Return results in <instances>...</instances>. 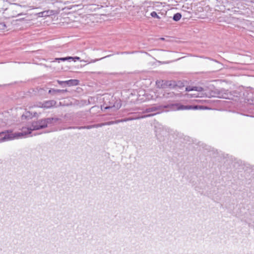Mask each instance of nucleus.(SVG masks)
Segmentation results:
<instances>
[{
    "mask_svg": "<svg viewBox=\"0 0 254 254\" xmlns=\"http://www.w3.org/2000/svg\"><path fill=\"white\" fill-rule=\"evenodd\" d=\"M46 127H47V124L46 123L45 118H44L33 122L30 127L28 128V132H25L22 130L21 132L13 133L12 130H6L0 132V142L18 139L26 134L31 133L32 130H39Z\"/></svg>",
    "mask_w": 254,
    "mask_h": 254,
    "instance_id": "nucleus-1",
    "label": "nucleus"
},
{
    "mask_svg": "<svg viewBox=\"0 0 254 254\" xmlns=\"http://www.w3.org/2000/svg\"><path fill=\"white\" fill-rule=\"evenodd\" d=\"M161 109H162V107L161 106L154 105L153 106L146 108L144 110V113H147L154 112L156 111L157 112L155 113L140 116V115L137 114L136 113H129L127 115H132L131 116L127 117V118H125L124 119H120V120H119V123H123V122H126L127 121L138 120V119H140L145 118L153 116L156 115L157 114L159 113Z\"/></svg>",
    "mask_w": 254,
    "mask_h": 254,
    "instance_id": "nucleus-2",
    "label": "nucleus"
},
{
    "mask_svg": "<svg viewBox=\"0 0 254 254\" xmlns=\"http://www.w3.org/2000/svg\"><path fill=\"white\" fill-rule=\"evenodd\" d=\"M105 110H111L112 111H116L122 106L121 99L116 97L108 96V98L104 100V104L102 106Z\"/></svg>",
    "mask_w": 254,
    "mask_h": 254,
    "instance_id": "nucleus-3",
    "label": "nucleus"
},
{
    "mask_svg": "<svg viewBox=\"0 0 254 254\" xmlns=\"http://www.w3.org/2000/svg\"><path fill=\"white\" fill-rule=\"evenodd\" d=\"M154 130L158 140L161 141L163 137L169 132V128L157 123L154 126Z\"/></svg>",
    "mask_w": 254,
    "mask_h": 254,
    "instance_id": "nucleus-4",
    "label": "nucleus"
},
{
    "mask_svg": "<svg viewBox=\"0 0 254 254\" xmlns=\"http://www.w3.org/2000/svg\"><path fill=\"white\" fill-rule=\"evenodd\" d=\"M178 110H202L204 109V106L196 105H183L181 103H176L175 105Z\"/></svg>",
    "mask_w": 254,
    "mask_h": 254,
    "instance_id": "nucleus-5",
    "label": "nucleus"
},
{
    "mask_svg": "<svg viewBox=\"0 0 254 254\" xmlns=\"http://www.w3.org/2000/svg\"><path fill=\"white\" fill-rule=\"evenodd\" d=\"M45 119L47 127L59 125L62 123V119L57 117L47 118Z\"/></svg>",
    "mask_w": 254,
    "mask_h": 254,
    "instance_id": "nucleus-6",
    "label": "nucleus"
},
{
    "mask_svg": "<svg viewBox=\"0 0 254 254\" xmlns=\"http://www.w3.org/2000/svg\"><path fill=\"white\" fill-rule=\"evenodd\" d=\"M39 107L44 109H50L56 107L57 102L54 100L45 101L43 103H40Z\"/></svg>",
    "mask_w": 254,
    "mask_h": 254,
    "instance_id": "nucleus-7",
    "label": "nucleus"
},
{
    "mask_svg": "<svg viewBox=\"0 0 254 254\" xmlns=\"http://www.w3.org/2000/svg\"><path fill=\"white\" fill-rule=\"evenodd\" d=\"M37 114L36 112L34 113L33 115L32 113L29 111H25L24 113L22 115L21 119L22 121L28 120L32 119L33 117H35Z\"/></svg>",
    "mask_w": 254,
    "mask_h": 254,
    "instance_id": "nucleus-8",
    "label": "nucleus"
},
{
    "mask_svg": "<svg viewBox=\"0 0 254 254\" xmlns=\"http://www.w3.org/2000/svg\"><path fill=\"white\" fill-rule=\"evenodd\" d=\"M67 92V90L66 89H56L54 88H51L49 90L48 93L54 96L58 94H64Z\"/></svg>",
    "mask_w": 254,
    "mask_h": 254,
    "instance_id": "nucleus-9",
    "label": "nucleus"
},
{
    "mask_svg": "<svg viewBox=\"0 0 254 254\" xmlns=\"http://www.w3.org/2000/svg\"><path fill=\"white\" fill-rule=\"evenodd\" d=\"M112 55H108V56H105L103 58H100V59H94V60H82V61H80L81 62H85V63H87V64H90V63H95L97 61H100L103 59H105V58H108V57H111Z\"/></svg>",
    "mask_w": 254,
    "mask_h": 254,
    "instance_id": "nucleus-10",
    "label": "nucleus"
},
{
    "mask_svg": "<svg viewBox=\"0 0 254 254\" xmlns=\"http://www.w3.org/2000/svg\"><path fill=\"white\" fill-rule=\"evenodd\" d=\"M78 84V80L76 79H70L66 81V85L70 86L77 85Z\"/></svg>",
    "mask_w": 254,
    "mask_h": 254,
    "instance_id": "nucleus-11",
    "label": "nucleus"
},
{
    "mask_svg": "<svg viewBox=\"0 0 254 254\" xmlns=\"http://www.w3.org/2000/svg\"><path fill=\"white\" fill-rule=\"evenodd\" d=\"M165 83L167 86H168L171 88H174L176 86H177L176 82L173 80L166 81Z\"/></svg>",
    "mask_w": 254,
    "mask_h": 254,
    "instance_id": "nucleus-12",
    "label": "nucleus"
},
{
    "mask_svg": "<svg viewBox=\"0 0 254 254\" xmlns=\"http://www.w3.org/2000/svg\"><path fill=\"white\" fill-rule=\"evenodd\" d=\"M181 17H182V14L178 12V13H175L173 15V19L175 21H178L179 20H180L181 19Z\"/></svg>",
    "mask_w": 254,
    "mask_h": 254,
    "instance_id": "nucleus-13",
    "label": "nucleus"
},
{
    "mask_svg": "<svg viewBox=\"0 0 254 254\" xmlns=\"http://www.w3.org/2000/svg\"><path fill=\"white\" fill-rule=\"evenodd\" d=\"M71 59H72V57H66L64 58H56L55 61H58V62H60V61L64 62L66 61L71 60Z\"/></svg>",
    "mask_w": 254,
    "mask_h": 254,
    "instance_id": "nucleus-14",
    "label": "nucleus"
},
{
    "mask_svg": "<svg viewBox=\"0 0 254 254\" xmlns=\"http://www.w3.org/2000/svg\"><path fill=\"white\" fill-rule=\"evenodd\" d=\"M7 28V26L6 25L4 22L2 20H0V31H3Z\"/></svg>",
    "mask_w": 254,
    "mask_h": 254,
    "instance_id": "nucleus-15",
    "label": "nucleus"
},
{
    "mask_svg": "<svg viewBox=\"0 0 254 254\" xmlns=\"http://www.w3.org/2000/svg\"><path fill=\"white\" fill-rule=\"evenodd\" d=\"M105 123V126H110L114 124H118L119 123V120H116L115 121H112L109 122H106Z\"/></svg>",
    "mask_w": 254,
    "mask_h": 254,
    "instance_id": "nucleus-16",
    "label": "nucleus"
},
{
    "mask_svg": "<svg viewBox=\"0 0 254 254\" xmlns=\"http://www.w3.org/2000/svg\"><path fill=\"white\" fill-rule=\"evenodd\" d=\"M150 15L151 16V17L157 18L158 19H160L161 18L160 16H159L155 11L151 12L150 13Z\"/></svg>",
    "mask_w": 254,
    "mask_h": 254,
    "instance_id": "nucleus-17",
    "label": "nucleus"
},
{
    "mask_svg": "<svg viewBox=\"0 0 254 254\" xmlns=\"http://www.w3.org/2000/svg\"><path fill=\"white\" fill-rule=\"evenodd\" d=\"M196 88V86H187L186 88V91H196V89H195Z\"/></svg>",
    "mask_w": 254,
    "mask_h": 254,
    "instance_id": "nucleus-18",
    "label": "nucleus"
},
{
    "mask_svg": "<svg viewBox=\"0 0 254 254\" xmlns=\"http://www.w3.org/2000/svg\"><path fill=\"white\" fill-rule=\"evenodd\" d=\"M67 129H84V126H76V127H69L67 128Z\"/></svg>",
    "mask_w": 254,
    "mask_h": 254,
    "instance_id": "nucleus-19",
    "label": "nucleus"
},
{
    "mask_svg": "<svg viewBox=\"0 0 254 254\" xmlns=\"http://www.w3.org/2000/svg\"><path fill=\"white\" fill-rule=\"evenodd\" d=\"M137 52L136 51H132V52H127V51H126V52H117L116 54L117 55H119V54H134L135 53Z\"/></svg>",
    "mask_w": 254,
    "mask_h": 254,
    "instance_id": "nucleus-20",
    "label": "nucleus"
},
{
    "mask_svg": "<svg viewBox=\"0 0 254 254\" xmlns=\"http://www.w3.org/2000/svg\"><path fill=\"white\" fill-rule=\"evenodd\" d=\"M105 126V122L100 123V124H97L94 125V128L100 127H102L103 126Z\"/></svg>",
    "mask_w": 254,
    "mask_h": 254,
    "instance_id": "nucleus-21",
    "label": "nucleus"
},
{
    "mask_svg": "<svg viewBox=\"0 0 254 254\" xmlns=\"http://www.w3.org/2000/svg\"><path fill=\"white\" fill-rule=\"evenodd\" d=\"M195 89H196V91L198 92H202L204 90V89L200 86H196V88Z\"/></svg>",
    "mask_w": 254,
    "mask_h": 254,
    "instance_id": "nucleus-22",
    "label": "nucleus"
},
{
    "mask_svg": "<svg viewBox=\"0 0 254 254\" xmlns=\"http://www.w3.org/2000/svg\"><path fill=\"white\" fill-rule=\"evenodd\" d=\"M93 128H94V125L84 126V129H89Z\"/></svg>",
    "mask_w": 254,
    "mask_h": 254,
    "instance_id": "nucleus-23",
    "label": "nucleus"
},
{
    "mask_svg": "<svg viewBox=\"0 0 254 254\" xmlns=\"http://www.w3.org/2000/svg\"><path fill=\"white\" fill-rule=\"evenodd\" d=\"M58 82L60 85H61L62 86H64V85H66V81L58 80Z\"/></svg>",
    "mask_w": 254,
    "mask_h": 254,
    "instance_id": "nucleus-24",
    "label": "nucleus"
},
{
    "mask_svg": "<svg viewBox=\"0 0 254 254\" xmlns=\"http://www.w3.org/2000/svg\"><path fill=\"white\" fill-rule=\"evenodd\" d=\"M218 94V96L219 97H220V98H227V97H226V95H221V93H220V92H219Z\"/></svg>",
    "mask_w": 254,
    "mask_h": 254,
    "instance_id": "nucleus-25",
    "label": "nucleus"
},
{
    "mask_svg": "<svg viewBox=\"0 0 254 254\" xmlns=\"http://www.w3.org/2000/svg\"><path fill=\"white\" fill-rule=\"evenodd\" d=\"M80 58L78 57H72V59H71V60H73L74 62H76V61H79L80 60Z\"/></svg>",
    "mask_w": 254,
    "mask_h": 254,
    "instance_id": "nucleus-26",
    "label": "nucleus"
},
{
    "mask_svg": "<svg viewBox=\"0 0 254 254\" xmlns=\"http://www.w3.org/2000/svg\"><path fill=\"white\" fill-rule=\"evenodd\" d=\"M252 103H251V104H254V100H252Z\"/></svg>",
    "mask_w": 254,
    "mask_h": 254,
    "instance_id": "nucleus-27",
    "label": "nucleus"
},
{
    "mask_svg": "<svg viewBox=\"0 0 254 254\" xmlns=\"http://www.w3.org/2000/svg\"><path fill=\"white\" fill-rule=\"evenodd\" d=\"M48 13V11H47V12H46V11H44V12H43L42 13V15H43V14H44V13Z\"/></svg>",
    "mask_w": 254,
    "mask_h": 254,
    "instance_id": "nucleus-28",
    "label": "nucleus"
},
{
    "mask_svg": "<svg viewBox=\"0 0 254 254\" xmlns=\"http://www.w3.org/2000/svg\"><path fill=\"white\" fill-rule=\"evenodd\" d=\"M160 40H165V38H160Z\"/></svg>",
    "mask_w": 254,
    "mask_h": 254,
    "instance_id": "nucleus-29",
    "label": "nucleus"
},
{
    "mask_svg": "<svg viewBox=\"0 0 254 254\" xmlns=\"http://www.w3.org/2000/svg\"><path fill=\"white\" fill-rule=\"evenodd\" d=\"M209 60H211V61H215V62H217L216 60H213L211 59V58H209Z\"/></svg>",
    "mask_w": 254,
    "mask_h": 254,
    "instance_id": "nucleus-30",
    "label": "nucleus"
},
{
    "mask_svg": "<svg viewBox=\"0 0 254 254\" xmlns=\"http://www.w3.org/2000/svg\"><path fill=\"white\" fill-rule=\"evenodd\" d=\"M249 227H251V224L250 223L249 224Z\"/></svg>",
    "mask_w": 254,
    "mask_h": 254,
    "instance_id": "nucleus-31",
    "label": "nucleus"
},
{
    "mask_svg": "<svg viewBox=\"0 0 254 254\" xmlns=\"http://www.w3.org/2000/svg\"><path fill=\"white\" fill-rule=\"evenodd\" d=\"M22 15V13H20L18 14V16Z\"/></svg>",
    "mask_w": 254,
    "mask_h": 254,
    "instance_id": "nucleus-32",
    "label": "nucleus"
}]
</instances>
